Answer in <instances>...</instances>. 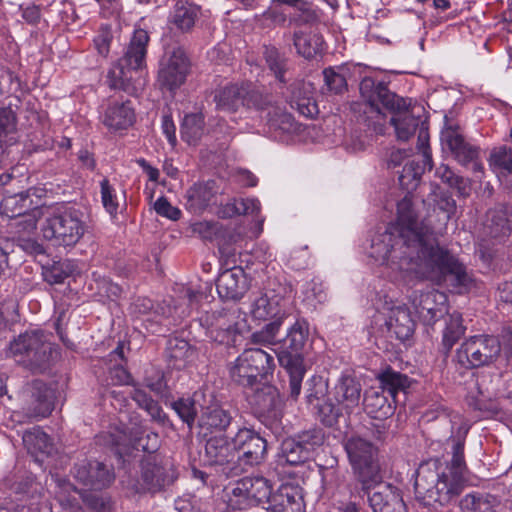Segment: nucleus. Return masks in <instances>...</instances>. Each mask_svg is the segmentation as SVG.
Instances as JSON below:
<instances>
[{
    "label": "nucleus",
    "mask_w": 512,
    "mask_h": 512,
    "mask_svg": "<svg viewBox=\"0 0 512 512\" xmlns=\"http://www.w3.org/2000/svg\"><path fill=\"white\" fill-rule=\"evenodd\" d=\"M501 353V343L496 336L480 334L465 339L456 349L454 360L465 369L493 364Z\"/></svg>",
    "instance_id": "nucleus-7"
},
{
    "label": "nucleus",
    "mask_w": 512,
    "mask_h": 512,
    "mask_svg": "<svg viewBox=\"0 0 512 512\" xmlns=\"http://www.w3.org/2000/svg\"><path fill=\"white\" fill-rule=\"evenodd\" d=\"M231 419V415L223 408L211 407L202 414L199 424L201 428L223 430L230 425Z\"/></svg>",
    "instance_id": "nucleus-47"
},
{
    "label": "nucleus",
    "mask_w": 512,
    "mask_h": 512,
    "mask_svg": "<svg viewBox=\"0 0 512 512\" xmlns=\"http://www.w3.org/2000/svg\"><path fill=\"white\" fill-rule=\"evenodd\" d=\"M379 380L383 392H387L394 401H396L397 394L399 392H405L410 385L407 376L393 370L384 371L379 376Z\"/></svg>",
    "instance_id": "nucleus-45"
},
{
    "label": "nucleus",
    "mask_w": 512,
    "mask_h": 512,
    "mask_svg": "<svg viewBox=\"0 0 512 512\" xmlns=\"http://www.w3.org/2000/svg\"><path fill=\"white\" fill-rule=\"evenodd\" d=\"M362 386L356 377L342 375L333 391V401L320 405L319 416L327 426H333L341 417L349 418L353 413L361 411Z\"/></svg>",
    "instance_id": "nucleus-5"
},
{
    "label": "nucleus",
    "mask_w": 512,
    "mask_h": 512,
    "mask_svg": "<svg viewBox=\"0 0 512 512\" xmlns=\"http://www.w3.org/2000/svg\"><path fill=\"white\" fill-rule=\"evenodd\" d=\"M52 344L43 332L31 331L18 336L9 346L8 354L16 362L41 368L50 358Z\"/></svg>",
    "instance_id": "nucleus-9"
},
{
    "label": "nucleus",
    "mask_w": 512,
    "mask_h": 512,
    "mask_svg": "<svg viewBox=\"0 0 512 512\" xmlns=\"http://www.w3.org/2000/svg\"><path fill=\"white\" fill-rule=\"evenodd\" d=\"M198 11L193 2H177L171 15V22L180 30L187 31L194 25Z\"/></svg>",
    "instance_id": "nucleus-43"
},
{
    "label": "nucleus",
    "mask_w": 512,
    "mask_h": 512,
    "mask_svg": "<svg viewBox=\"0 0 512 512\" xmlns=\"http://www.w3.org/2000/svg\"><path fill=\"white\" fill-rule=\"evenodd\" d=\"M133 446L137 450L153 453L160 446V438L156 432L144 430L143 435L133 439Z\"/></svg>",
    "instance_id": "nucleus-59"
},
{
    "label": "nucleus",
    "mask_w": 512,
    "mask_h": 512,
    "mask_svg": "<svg viewBox=\"0 0 512 512\" xmlns=\"http://www.w3.org/2000/svg\"><path fill=\"white\" fill-rule=\"evenodd\" d=\"M156 213L167 219L176 221L181 217V211L172 206L165 197H159L154 203Z\"/></svg>",
    "instance_id": "nucleus-62"
},
{
    "label": "nucleus",
    "mask_w": 512,
    "mask_h": 512,
    "mask_svg": "<svg viewBox=\"0 0 512 512\" xmlns=\"http://www.w3.org/2000/svg\"><path fill=\"white\" fill-rule=\"evenodd\" d=\"M466 328L462 324V316L452 313L445 319V327L442 332V344L450 351L455 343L464 335Z\"/></svg>",
    "instance_id": "nucleus-44"
},
{
    "label": "nucleus",
    "mask_w": 512,
    "mask_h": 512,
    "mask_svg": "<svg viewBox=\"0 0 512 512\" xmlns=\"http://www.w3.org/2000/svg\"><path fill=\"white\" fill-rule=\"evenodd\" d=\"M75 478L91 490L107 488L114 480L111 467L99 461H82L74 468Z\"/></svg>",
    "instance_id": "nucleus-19"
},
{
    "label": "nucleus",
    "mask_w": 512,
    "mask_h": 512,
    "mask_svg": "<svg viewBox=\"0 0 512 512\" xmlns=\"http://www.w3.org/2000/svg\"><path fill=\"white\" fill-rule=\"evenodd\" d=\"M345 450L363 489L370 490L381 479L376 447L363 438L351 437L345 444Z\"/></svg>",
    "instance_id": "nucleus-8"
},
{
    "label": "nucleus",
    "mask_w": 512,
    "mask_h": 512,
    "mask_svg": "<svg viewBox=\"0 0 512 512\" xmlns=\"http://www.w3.org/2000/svg\"><path fill=\"white\" fill-rule=\"evenodd\" d=\"M407 105L400 110L392 111L394 115L390 122L394 126L396 136L399 140L406 141L412 136L421 120L412 115L407 109Z\"/></svg>",
    "instance_id": "nucleus-37"
},
{
    "label": "nucleus",
    "mask_w": 512,
    "mask_h": 512,
    "mask_svg": "<svg viewBox=\"0 0 512 512\" xmlns=\"http://www.w3.org/2000/svg\"><path fill=\"white\" fill-rule=\"evenodd\" d=\"M348 70L344 66L329 67L323 71L325 84L333 93H342L347 88Z\"/></svg>",
    "instance_id": "nucleus-49"
},
{
    "label": "nucleus",
    "mask_w": 512,
    "mask_h": 512,
    "mask_svg": "<svg viewBox=\"0 0 512 512\" xmlns=\"http://www.w3.org/2000/svg\"><path fill=\"white\" fill-rule=\"evenodd\" d=\"M23 444L27 451L41 462L45 457H50L55 452V447L49 436L39 427L26 431L22 436Z\"/></svg>",
    "instance_id": "nucleus-33"
},
{
    "label": "nucleus",
    "mask_w": 512,
    "mask_h": 512,
    "mask_svg": "<svg viewBox=\"0 0 512 512\" xmlns=\"http://www.w3.org/2000/svg\"><path fill=\"white\" fill-rule=\"evenodd\" d=\"M441 143L444 150H449L454 158L462 165L473 162L474 170H481V164L475 162L478 149L468 144L459 127L448 125L441 132Z\"/></svg>",
    "instance_id": "nucleus-18"
},
{
    "label": "nucleus",
    "mask_w": 512,
    "mask_h": 512,
    "mask_svg": "<svg viewBox=\"0 0 512 512\" xmlns=\"http://www.w3.org/2000/svg\"><path fill=\"white\" fill-rule=\"evenodd\" d=\"M272 352L277 355L279 364L287 370L290 376V396L293 399H297L301 392V383L305 375V367L301 356L292 355L287 352L276 353L272 349Z\"/></svg>",
    "instance_id": "nucleus-34"
},
{
    "label": "nucleus",
    "mask_w": 512,
    "mask_h": 512,
    "mask_svg": "<svg viewBox=\"0 0 512 512\" xmlns=\"http://www.w3.org/2000/svg\"><path fill=\"white\" fill-rule=\"evenodd\" d=\"M368 255L396 283L427 279L459 294L472 285L465 267L440 247L430 227L418 220L416 203L410 194L398 202L395 223L372 238Z\"/></svg>",
    "instance_id": "nucleus-1"
},
{
    "label": "nucleus",
    "mask_w": 512,
    "mask_h": 512,
    "mask_svg": "<svg viewBox=\"0 0 512 512\" xmlns=\"http://www.w3.org/2000/svg\"><path fill=\"white\" fill-rule=\"evenodd\" d=\"M370 489L373 492L368 500L373 512H406L400 491L393 485L382 483L380 479Z\"/></svg>",
    "instance_id": "nucleus-24"
},
{
    "label": "nucleus",
    "mask_w": 512,
    "mask_h": 512,
    "mask_svg": "<svg viewBox=\"0 0 512 512\" xmlns=\"http://www.w3.org/2000/svg\"><path fill=\"white\" fill-rule=\"evenodd\" d=\"M131 441L132 439L128 438L124 431L118 429L114 432H103L97 436L98 443L114 447L116 453L119 455H122V453L125 452L124 447Z\"/></svg>",
    "instance_id": "nucleus-55"
},
{
    "label": "nucleus",
    "mask_w": 512,
    "mask_h": 512,
    "mask_svg": "<svg viewBox=\"0 0 512 512\" xmlns=\"http://www.w3.org/2000/svg\"><path fill=\"white\" fill-rule=\"evenodd\" d=\"M148 41L149 36L145 30L134 31L123 57L118 59L107 73L110 88L135 94L144 87Z\"/></svg>",
    "instance_id": "nucleus-3"
},
{
    "label": "nucleus",
    "mask_w": 512,
    "mask_h": 512,
    "mask_svg": "<svg viewBox=\"0 0 512 512\" xmlns=\"http://www.w3.org/2000/svg\"><path fill=\"white\" fill-rule=\"evenodd\" d=\"M15 115L10 108H0V142L11 144L15 141Z\"/></svg>",
    "instance_id": "nucleus-53"
},
{
    "label": "nucleus",
    "mask_w": 512,
    "mask_h": 512,
    "mask_svg": "<svg viewBox=\"0 0 512 512\" xmlns=\"http://www.w3.org/2000/svg\"><path fill=\"white\" fill-rule=\"evenodd\" d=\"M274 355L261 348L245 349L229 365L231 379L243 386L253 387L275 369Z\"/></svg>",
    "instance_id": "nucleus-6"
},
{
    "label": "nucleus",
    "mask_w": 512,
    "mask_h": 512,
    "mask_svg": "<svg viewBox=\"0 0 512 512\" xmlns=\"http://www.w3.org/2000/svg\"><path fill=\"white\" fill-rule=\"evenodd\" d=\"M211 197L212 193L205 185H194L187 192L188 207L195 213L199 212L209 204Z\"/></svg>",
    "instance_id": "nucleus-51"
},
{
    "label": "nucleus",
    "mask_w": 512,
    "mask_h": 512,
    "mask_svg": "<svg viewBox=\"0 0 512 512\" xmlns=\"http://www.w3.org/2000/svg\"><path fill=\"white\" fill-rule=\"evenodd\" d=\"M413 307L426 324H433L446 311L447 296L445 293L432 289L416 295Z\"/></svg>",
    "instance_id": "nucleus-25"
},
{
    "label": "nucleus",
    "mask_w": 512,
    "mask_h": 512,
    "mask_svg": "<svg viewBox=\"0 0 512 512\" xmlns=\"http://www.w3.org/2000/svg\"><path fill=\"white\" fill-rule=\"evenodd\" d=\"M131 311L137 317H144L147 322L159 323L165 314L163 307H154L152 300L148 298H138L132 305Z\"/></svg>",
    "instance_id": "nucleus-48"
},
{
    "label": "nucleus",
    "mask_w": 512,
    "mask_h": 512,
    "mask_svg": "<svg viewBox=\"0 0 512 512\" xmlns=\"http://www.w3.org/2000/svg\"><path fill=\"white\" fill-rule=\"evenodd\" d=\"M190 68L186 52L181 47L173 48L160 61L157 81L161 88L174 91L185 83Z\"/></svg>",
    "instance_id": "nucleus-12"
},
{
    "label": "nucleus",
    "mask_w": 512,
    "mask_h": 512,
    "mask_svg": "<svg viewBox=\"0 0 512 512\" xmlns=\"http://www.w3.org/2000/svg\"><path fill=\"white\" fill-rule=\"evenodd\" d=\"M132 398L140 407L145 409L154 420H162L163 411L161 407L143 390L134 389L132 392Z\"/></svg>",
    "instance_id": "nucleus-56"
},
{
    "label": "nucleus",
    "mask_w": 512,
    "mask_h": 512,
    "mask_svg": "<svg viewBox=\"0 0 512 512\" xmlns=\"http://www.w3.org/2000/svg\"><path fill=\"white\" fill-rule=\"evenodd\" d=\"M77 496L82 497L81 492L70 483L63 485L57 494L60 504L70 508L78 505Z\"/></svg>",
    "instance_id": "nucleus-61"
},
{
    "label": "nucleus",
    "mask_w": 512,
    "mask_h": 512,
    "mask_svg": "<svg viewBox=\"0 0 512 512\" xmlns=\"http://www.w3.org/2000/svg\"><path fill=\"white\" fill-rule=\"evenodd\" d=\"M309 334V326L306 320L298 319L288 330L284 339V345L291 350L292 355L300 356L299 352L304 348ZM289 353L288 351H286Z\"/></svg>",
    "instance_id": "nucleus-42"
},
{
    "label": "nucleus",
    "mask_w": 512,
    "mask_h": 512,
    "mask_svg": "<svg viewBox=\"0 0 512 512\" xmlns=\"http://www.w3.org/2000/svg\"><path fill=\"white\" fill-rule=\"evenodd\" d=\"M323 45L322 36L308 28H300L294 33V46L298 54L304 58L310 59L320 54Z\"/></svg>",
    "instance_id": "nucleus-35"
},
{
    "label": "nucleus",
    "mask_w": 512,
    "mask_h": 512,
    "mask_svg": "<svg viewBox=\"0 0 512 512\" xmlns=\"http://www.w3.org/2000/svg\"><path fill=\"white\" fill-rule=\"evenodd\" d=\"M470 429L468 422L460 415L451 420L452 435L448 439L451 446L452 459L450 465L437 459L420 464L416 471V499L425 506L436 503L445 505L457 497L464 483L466 463L464 459V443Z\"/></svg>",
    "instance_id": "nucleus-2"
},
{
    "label": "nucleus",
    "mask_w": 512,
    "mask_h": 512,
    "mask_svg": "<svg viewBox=\"0 0 512 512\" xmlns=\"http://www.w3.org/2000/svg\"><path fill=\"white\" fill-rule=\"evenodd\" d=\"M377 309L385 316V325L388 331L395 334L400 340L408 339L414 331V323L408 310L400 305H395L392 299L385 300Z\"/></svg>",
    "instance_id": "nucleus-23"
},
{
    "label": "nucleus",
    "mask_w": 512,
    "mask_h": 512,
    "mask_svg": "<svg viewBox=\"0 0 512 512\" xmlns=\"http://www.w3.org/2000/svg\"><path fill=\"white\" fill-rule=\"evenodd\" d=\"M83 217V213L74 207H57L45 218L41 226L43 237L56 245L72 247L80 241L87 230Z\"/></svg>",
    "instance_id": "nucleus-4"
},
{
    "label": "nucleus",
    "mask_w": 512,
    "mask_h": 512,
    "mask_svg": "<svg viewBox=\"0 0 512 512\" xmlns=\"http://www.w3.org/2000/svg\"><path fill=\"white\" fill-rule=\"evenodd\" d=\"M260 210L261 204L256 198L231 199L219 207L218 215L222 218H232L241 214L257 215Z\"/></svg>",
    "instance_id": "nucleus-38"
},
{
    "label": "nucleus",
    "mask_w": 512,
    "mask_h": 512,
    "mask_svg": "<svg viewBox=\"0 0 512 512\" xmlns=\"http://www.w3.org/2000/svg\"><path fill=\"white\" fill-rule=\"evenodd\" d=\"M134 121V108L128 100L109 102L102 115V123L108 130L113 132L128 129Z\"/></svg>",
    "instance_id": "nucleus-27"
},
{
    "label": "nucleus",
    "mask_w": 512,
    "mask_h": 512,
    "mask_svg": "<svg viewBox=\"0 0 512 512\" xmlns=\"http://www.w3.org/2000/svg\"><path fill=\"white\" fill-rule=\"evenodd\" d=\"M305 508L301 490L298 487L284 484L273 493L269 505L270 512H303Z\"/></svg>",
    "instance_id": "nucleus-29"
},
{
    "label": "nucleus",
    "mask_w": 512,
    "mask_h": 512,
    "mask_svg": "<svg viewBox=\"0 0 512 512\" xmlns=\"http://www.w3.org/2000/svg\"><path fill=\"white\" fill-rule=\"evenodd\" d=\"M291 105L305 117H314L318 114V107L313 97V87L310 83L299 84L294 88Z\"/></svg>",
    "instance_id": "nucleus-36"
},
{
    "label": "nucleus",
    "mask_w": 512,
    "mask_h": 512,
    "mask_svg": "<svg viewBox=\"0 0 512 512\" xmlns=\"http://www.w3.org/2000/svg\"><path fill=\"white\" fill-rule=\"evenodd\" d=\"M266 63L268 64L270 70L274 73L275 77L280 81L284 82V73H285V61L280 56L277 49L270 47L266 48L265 52Z\"/></svg>",
    "instance_id": "nucleus-58"
},
{
    "label": "nucleus",
    "mask_w": 512,
    "mask_h": 512,
    "mask_svg": "<svg viewBox=\"0 0 512 512\" xmlns=\"http://www.w3.org/2000/svg\"><path fill=\"white\" fill-rule=\"evenodd\" d=\"M489 164L501 172L512 173V149L506 146L494 148L490 154Z\"/></svg>",
    "instance_id": "nucleus-54"
},
{
    "label": "nucleus",
    "mask_w": 512,
    "mask_h": 512,
    "mask_svg": "<svg viewBox=\"0 0 512 512\" xmlns=\"http://www.w3.org/2000/svg\"><path fill=\"white\" fill-rule=\"evenodd\" d=\"M217 292L224 300H238L247 291V279L241 268L233 267L222 272L216 283Z\"/></svg>",
    "instance_id": "nucleus-28"
},
{
    "label": "nucleus",
    "mask_w": 512,
    "mask_h": 512,
    "mask_svg": "<svg viewBox=\"0 0 512 512\" xmlns=\"http://www.w3.org/2000/svg\"><path fill=\"white\" fill-rule=\"evenodd\" d=\"M72 273V264L69 261L54 266L47 274L46 279L52 284H59Z\"/></svg>",
    "instance_id": "nucleus-64"
},
{
    "label": "nucleus",
    "mask_w": 512,
    "mask_h": 512,
    "mask_svg": "<svg viewBox=\"0 0 512 512\" xmlns=\"http://www.w3.org/2000/svg\"><path fill=\"white\" fill-rule=\"evenodd\" d=\"M512 211L505 206H499L487 212L484 231L491 238L503 239L511 232Z\"/></svg>",
    "instance_id": "nucleus-32"
},
{
    "label": "nucleus",
    "mask_w": 512,
    "mask_h": 512,
    "mask_svg": "<svg viewBox=\"0 0 512 512\" xmlns=\"http://www.w3.org/2000/svg\"><path fill=\"white\" fill-rule=\"evenodd\" d=\"M30 397L27 416L47 417L54 409L55 390L39 380L29 384L24 392Z\"/></svg>",
    "instance_id": "nucleus-26"
},
{
    "label": "nucleus",
    "mask_w": 512,
    "mask_h": 512,
    "mask_svg": "<svg viewBox=\"0 0 512 512\" xmlns=\"http://www.w3.org/2000/svg\"><path fill=\"white\" fill-rule=\"evenodd\" d=\"M255 106L259 117L265 122L268 129L279 135L294 134L300 130V126L284 109L277 105L272 97L263 94H252L249 102Z\"/></svg>",
    "instance_id": "nucleus-11"
},
{
    "label": "nucleus",
    "mask_w": 512,
    "mask_h": 512,
    "mask_svg": "<svg viewBox=\"0 0 512 512\" xmlns=\"http://www.w3.org/2000/svg\"><path fill=\"white\" fill-rule=\"evenodd\" d=\"M282 323L280 320H273L261 330L252 333L251 343L260 346H269L277 343V335Z\"/></svg>",
    "instance_id": "nucleus-52"
},
{
    "label": "nucleus",
    "mask_w": 512,
    "mask_h": 512,
    "mask_svg": "<svg viewBox=\"0 0 512 512\" xmlns=\"http://www.w3.org/2000/svg\"><path fill=\"white\" fill-rule=\"evenodd\" d=\"M429 135L424 123L420 127L418 133V150L423 156V165H419L414 161H407L399 175V183L403 189L407 191L414 190L419 183L420 177L425 171L426 167L432 169V157L429 150Z\"/></svg>",
    "instance_id": "nucleus-17"
},
{
    "label": "nucleus",
    "mask_w": 512,
    "mask_h": 512,
    "mask_svg": "<svg viewBox=\"0 0 512 512\" xmlns=\"http://www.w3.org/2000/svg\"><path fill=\"white\" fill-rule=\"evenodd\" d=\"M361 98L368 112L381 114L382 108L389 111L400 110L406 106V100L392 93L382 82H376L371 77H365L359 86ZM367 113V110H365Z\"/></svg>",
    "instance_id": "nucleus-13"
},
{
    "label": "nucleus",
    "mask_w": 512,
    "mask_h": 512,
    "mask_svg": "<svg viewBox=\"0 0 512 512\" xmlns=\"http://www.w3.org/2000/svg\"><path fill=\"white\" fill-rule=\"evenodd\" d=\"M101 199L106 211L114 215L119 208V201L115 189L110 185L108 179H103L100 182Z\"/></svg>",
    "instance_id": "nucleus-57"
},
{
    "label": "nucleus",
    "mask_w": 512,
    "mask_h": 512,
    "mask_svg": "<svg viewBox=\"0 0 512 512\" xmlns=\"http://www.w3.org/2000/svg\"><path fill=\"white\" fill-rule=\"evenodd\" d=\"M207 321L209 337L219 344L228 346L235 345L250 330L246 314L239 308L214 312Z\"/></svg>",
    "instance_id": "nucleus-10"
},
{
    "label": "nucleus",
    "mask_w": 512,
    "mask_h": 512,
    "mask_svg": "<svg viewBox=\"0 0 512 512\" xmlns=\"http://www.w3.org/2000/svg\"><path fill=\"white\" fill-rule=\"evenodd\" d=\"M284 306L285 299L270 290L252 297L249 314L257 322L280 320L283 323V319L287 315Z\"/></svg>",
    "instance_id": "nucleus-16"
},
{
    "label": "nucleus",
    "mask_w": 512,
    "mask_h": 512,
    "mask_svg": "<svg viewBox=\"0 0 512 512\" xmlns=\"http://www.w3.org/2000/svg\"><path fill=\"white\" fill-rule=\"evenodd\" d=\"M176 477L174 466L168 460L158 463L155 458H148L143 462L142 480L145 491H160L165 486L172 484Z\"/></svg>",
    "instance_id": "nucleus-20"
},
{
    "label": "nucleus",
    "mask_w": 512,
    "mask_h": 512,
    "mask_svg": "<svg viewBox=\"0 0 512 512\" xmlns=\"http://www.w3.org/2000/svg\"><path fill=\"white\" fill-rule=\"evenodd\" d=\"M236 457L246 465L259 463L266 451V441L253 430L241 428L235 435Z\"/></svg>",
    "instance_id": "nucleus-21"
},
{
    "label": "nucleus",
    "mask_w": 512,
    "mask_h": 512,
    "mask_svg": "<svg viewBox=\"0 0 512 512\" xmlns=\"http://www.w3.org/2000/svg\"><path fill=\"white\" fill-rule=\"evenodd\" d=\"M204 117L201 113H192L184 117L181 126V137L190 145L198 142L203 134Z\"/></svg>",
    "instance_id": "nucleus-46"
},
{
    "label": "nucleus",
    "mask_w": 512,
    "mask_h": 512,
    "mask_svg": "<svg viewBox=\"0 0 512 512\" xmlns=\"http://www.w3.org/2000/svg\"><path fill=\"white\" fill-rule=\"evenodd\" d=\"M323 443V435L319 430L306 431L295 438L282 442L281 455L290 465H299L307 461L316 447Z\"/></svg>",
    "instance_id": "nucleus-15"
},
{
    "label": "nucleus",
    "mask_w": 512,
    "mask_h": 512,
    "mask_svg": "<svg viewBox=\"0 0 512 512\" xmlns=\"http://www.w3.org/2000/svg\"><path fill=\"white\" fill-rule=\"evenodd\" d=\"M112 40V33L109 27H101L97 36L94 38V46L98 53L106 57L110 51V43Z\"/></svg>",
    "instance_id": "nucleus-63"
},
{
    "label": "nucleus",
    "mask_w": 512,
    "mask_h": 512,
    "mask_svg": "<svg viewBox=\"0 0 512 512\" xmlns=\"http://www.w3.org/2000/svg\"><path fill=\"white\" fill-rule=\"evenodd\" d=\"M498 504L496 497L485 493H469L460 501L462 512H495Z\"/></svg>",
    "instance_id": "nucleus-39"
},
{
    "label": "nucleus",
    "mask_w": 512,
    "mask_h": 512,
    "mask_svg": "<svg viewBox=\"0 0 512 512\" xmlns=\"http://www.w3.org/2000/svg\"><path fill=\"white\" fill-rule=\"evenodd\" d=\"M435 174L444 183L457 189L461 195L466 196L469 194V181L459 175H456L447 165L441 164L436 169Z\"/></svg>",
    "instance_id": "nucleus-50"
},
{
    "label": "nucleus",
    "mask_w": 512,
    "mask_h": 512,
    "mask_svg": "<svg viewBox=\"0 0 512 512\" xmlns=\"http://www.w3.org/2000/svg\"><path fill=\"white\" fill-rule=\"evenodd\" d=\"M173 408L184 422L189 425L194 422L197 410L191 399H179L173 403Z\"/></svg>",
    "instance_id": "nucleus-60"
},
{
    "label": "nucleus",
    "mask_w": 512,
    "mask_h": 512,
    "mask_svg": "<svg viewBox=\"0 0 512 512\" xmlns=\"http://www.w3.org/2000/svg\"><path fill=\"white\" fill-rule=\"evenodd\" d=\"M32 207L33 202L28 192L6 196L0 203L1 212L6 217H22V220L18 224L23 227L22 231L25 233L34 231L37 226L35 215L27 214Z\"/></svg>",
    "instance_id": "nucleus-22"
},
{
    "label": "nucleus",
    "mask_w": 512,
    "mask_h": 512,
    "mask_svg": "<svg viewBox=\"0 0 512 512\" xmlns=\"http://www.w3.org/2000/svg\"><path fill=\"white\" fill-rule=\"evenodd\" d=\"M167 357L171 365L176 369H182L187 362L193 357L194 350L184 339L172 338L167 342Z\"/></svg>",
    "instance_id": "nucleus-40"
},
{
    "label": "nucleus",
    "mask_w": 512,
    "mask_h": 512,
    "mask_svg": "<svg viewBox=\"0 0 512 512\" xmlns=\"http://www.w3.org/2000/svg\"><path fill=\"white\" fill-rule=\"evenodd\" d=\"M272 488L264 477H245L239 480L232 489V502L239 509H245L250 506L267 503L269 505L272 497Z\"/></svg>",
    "instance_id": "nucleus-14"
},
{
    "label": "nucleus",
    "mask_w": 512,
    "mask_h": 512,
    "mask_svg": "<svg viewBox=\"0 0 512 512\" xmlns=\"http://www.w3.org/2000/svg\"><path fill=\"white\" fill-rule=\"evenodd\" d=\"M364 410L375 419H384L393 414L387 398L379 391H369L363 400Z\"/></svg>",
    "instance_id": "nucleus-41"
},
{
    "label": "nucleus",
    "mask_w": 512,
    "mask_h": 512,
    "mask_svg": "<svg viewBox=\"0 0 512 512\" xmlns=\"http://www.w3.org/2000/svg\"><path fill=\"white\" fill-rule=\"evenodd\" d=\"M205 457L211 465H223L236 458L235 436L228 439L224 436L210 437L205 445Z\"/></svg>",
    "instance_id": "nucleus-31"
},
{
    "label": "nucleus",
    "mask_w": 512,
    "mask_h": 512,
    "mask_svg": "<svg viewBox=\"0 0 512 512\" xmlns=\"http://www.w3.org/2000/svg\"><path fill=\"white\" fill-rule=\"evenodd\" d=\"M252 94H261L259 91H248L244 86H238L237 84H231L225 86L219 90L215 95L216 106L219 110L233 112L236 111L240 106H247L248 108H254L252 102H249V98Z\"/></svg>",
    "instance_id": "nucleus-30"
}]
</instances>
